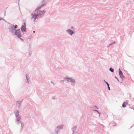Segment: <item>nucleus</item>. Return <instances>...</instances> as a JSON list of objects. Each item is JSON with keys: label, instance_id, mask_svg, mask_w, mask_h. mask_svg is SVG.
Returning <instances> with one entry per match:
<instances>
[{"label": "nucleus", "instance_id": "f257e3e1", "mask_svg": "<svg viewBox=\"0 0 134 134\" xmlns=\"http://www.w3.org/2000/svg\"><path fill=\"white\" fill-rule=\"evenodd\" d=\"M40 9V7H38L35 10L34 13L32 14H31L32 19H34V21H35L36 19L38 17V13H38V10H39Z\"/></svg>", "mask_w": 134, "mask_h": 134}, {"label": "nucleus", "instance_id": "f03ea898", "mask_svg": "<svg viewBox=\"0 0 134 134\" xmlns=\"http://www.w3.org/2000/svg\"><path fill=\"white\" fill-rule=\"evenodd\" d=\"M15 34L18 37H21L20 31L19 30H17L16 31Z\"/></svg>", "mask_w": 134, "mask_h": 134}, {"label": "nucleus", "instance_id": "7ed1b4c3", "mask_svg": "<svg viewBox=\"0 0 134 134\" xmlns=\"http://www.w3.org/2000/svg\"><path fill=\"white\" fill-rule=\"evenodd\" d=\"M119 73L120 77L122 78V79H123L124 78V76L123 75L122 72L120 70V69H119Z\"/></svg>", "mask_w": 134, "mask_h": 134}, {"label": "nucleus", "instance_id": "20e7f679", "mask_svg": "<svg viewBox=\"0 0 134 134\" xmlns=\"http://www.w3.org/2000/svg\"><path fill=\"white\" fill-rule=\"evenodd\" d=\"M24 25H22L21 27V30L23 31H25L26 30V25L24 23Z\"/></svg>", "mask_w": 134, "mask_h": 134}, {"label": "nucleus", "instance_id": "39448f33", "mask_svg": "<svg viewBox=\"0 0 134 134\" xmlns=\"http://www.w3.org/2000/svg\"><path fill=\"white\" fill-rule=\"evenodd\" d=\"M38 15H42L43 14L45 13V12L44 11H40V10L38 11Z\"/></svg>", "mask_w": 134, "mask_h": 134}, {"label": "nucleus", "instance_id": "423d86ee", "mask_svg": "<svg viewBox=\"0 0 134 134\" xmlns=\"http://www.w3.org/2000/svg\"><path fill=\"white\" fill-rule=\"evenodd\" d=\"M66 79L68 81H70L71 82H74V81L72 79H71L70 78H66Z\"/></svg>", "mask_w": 134, "mask_h": 134}, {"label": "nucleus", "instance_id": "0eeeda50", "mask_svg": "<svg viewBox=\"0 0 134 134\" xmlns=\"http://www.w3.org/2000/svg\"><path fill=\"white\" fill-rule=\"evenodd\" d=\"M67 32L70 35H72L73 33V31L71 30H67Z\"/></svg>", "mask_w": 134, "mask_h": 134}, {"label": "nucleus", "instance_id": "6e6552de", "mask_svg": "<svg viewBox=\"0 0 134 134\" xmlns=\"http://www.w3.org/2000/svg\"><path fill=\"white\" fill-rule=\"evenodd\" d=\"M128 103V102L126 101V102H124L122 105V107H125L126 106V105Z\"/></svg>", "mask_w": 134, "mask_h": 134}, {"label": "nucleus", "instance_id": "1a4fd4ad", "mask_svg": "<svg viewBox=\"0 0 134 134\" xmlns=\"http://www.w3.org/2000/svg\"><path fill=\"white\" fill-rule=\"evenodd\" d=\"M110 70L112 72H113L114 71V69H113L110 68Z\"/></svg>", "mask_w": 134, "mask_h": 134}, {"label": "nucleus", "instance_id": "9d476101", "mask_svg": "<svg viewBox=\"0 0 134 134\" xmlns=\"http://www.w3.org/2000/svg\"><path fill=\"white\" fill-rule=\"evenodd\" d=\"M107 85L108 86V88L109 89V90H110V87H109V84H107Z\"/></svg>", "mask_w": 134, "mask_h": 134}, {"label": "nucleus", "instance_id": "9b49d317", "mask_svg": "<svg viewBox=\"0 0 134 134\" xmlns=\"http://www.w3.org/2000/svg\"><path fill=\"white\" fill-rule=\"evenodd\" d=\"M19 115V113L18 112L16 113V116H18Z\"/></svg>", "mask_w": 134, "mask_h": 134}, {"label": "nucleus", "instance_id": "f8f14e48", "mask_svg": "<svg viewBox=\"0 0 134 134\" xmlns=\"http://www.w3.org/2000/svg\"><path fill=\"white\" fill-rule=\"evenodd\" d=\"M129 109H132L133 110H134V109H133V108H132V107H130L129 108Z\"/></svg>", "mask_w": 134, "mask_h": 134}, {"label": "nucleus", "instance_id": "ddd939ff", "mask_svg": "<svg viewBox=\"0 0 134 134\" xmlns=\"http://www.w3.org/2000/svg\"><path fill=\"white\" fill-rule=\"evenodd\" d=\"M105 81V82L106 83H107V84H108L107 82Z\"/></svg>", "mask_w": 134, "mask_h": 134}, {"label": "nucleus", "instance_id": "4468645a", "mask_svg": "<svg viewBox=\"0 0 134 134\" xmlns=\"http://www.w3.org/2000/svg\"><path fill=\"white\" fill-rule=\"evenodd\" d=\"M20 120V118H19V120H18V121H19V120Z\"/></svg>", "mask_w": 134, "mask_h": 134}, {"label": "nucleus", "instance_id": "2eb2a0df", "mask_svg": "<svg viewBox=\"0 0 134 134\" xmlns=\"http://www.w3.org/2000/svg\"><path fill=\"white\" fill-rule=\"evenodd\" d=\"M34 33L35 32V31H34Z\"/></svg>", "mask_w": 134, "mask_h": 134}]
</instances>
